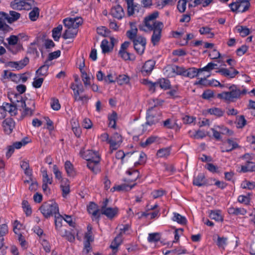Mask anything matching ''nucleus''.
Here are the masks:
<instances>
[{
	"label": "nucleus",
	"instance_id": "603ef678",
	"mask_svg": "<svg viewBox=\"0 0 255 255\" xmlns=\"http://www.w3.org/2000/svg\"><path fill=\"white\" fill-rule=\"evenodd\" d=\"M173 220L174 221H176L180 224H185L187 221L186 218L184 216H182L179 214L176 213H174Z\"/></svg>",
	"mask_w": 255,
	"mask_h": 255
},
{
	"label": "nucleus",
	"instance_id": "6e6d98bb",
	"mask_svg": "<svg viewBox=\"0 0 255 255\" xmlns=\"http://www.w3.org/2000/svg\"><path fill=\"white\" fill-rule=\"evenodd\" d=\"M7 48L13 54H16L22 49V45L20 44H17L14 45L8 46Z\"/></svg>",
	"mask_w": 255,
	"mask_h": 255
},
{
	"label": "nucleus",
	"instance_id": "0e129e2a",
	"mask_svg": "<svg viewBox=\"0 0 255 255\" xmlns=\"http://www.w3.org/2000/svg\"><path fill=\"white\" fill-rule=\"evenodd\" d=\"M156 139V137L155 136H150L145 141L141 142L140 145L143 147H145L154 142Z\"/></svg>",
	"mask_w": 255,
	"mask_h": 255
},
{
	"label": "nucleus",
	"instance_id": "4d7b16f0",
	"mask_svg": "<svg viewBox=\"0 0 255 255\" xmlns=\"http://www.w3.org/2000/svg\"><path fill=\"white\" fill-rule=\"evenodd\" d=\"M159 119L157 117L153 115H148L146 116V122L145 124L149 126H152L157 123Z\"/></svg>",
	"mask_w": 255,
	"mask_h": 255
},
{
	"label": "nucleus",
	"instance_id": "37998d69",
	"mask_svg": "<svg viewBox=\"0 0 255 255\" xmlns=\"http://www.w3.org/2000/svg\"><path fill=\"white\" fill-rule=\"evenodd\" d=\"M87 210L90 214H92L93 216L96 217L98 215L99 210L97 205L94 203H91L87 207Z\"/></svg>",
	"mask_w": 255,
	"mask_h": 255
},
{
	"label": "nucleus",
	"instance_id": "412c9836",
	"mask_svg": "<svg viewBox=\"0 0 255 255\" xmlns=\"http://www.w3.org/2000/svg\"><path fill=\"white\" fill-rule=\"evenodd\" d=\"M0 109H2L3 110V112H2L3 114H5V112H7L11 115V116H14L16 114V107L15 106L11 104L4 103L0 108ZM4 115H5V114Z\"/></svg>",
	"mask_w": 255,
	"mask_h": 255
},
{
	"label": "nucleus",
	"instance_id": "7c9ffc66",
	"mask_svg": "<svg viewBox=\"0 0 255 255\" xmlns=\"http://www.w3.org/2000/svg\"><path fill=\"white\" fill-rule=\"evenodd\" d=\"M193 184L194 185L199 187L205 185L206 181L204 175L202 173H200L197 176L195 177L193 181Z\"/></svg>",
	"mask_w": 255,
	"mask_h": 255
},
{
	"label": "nucleus",
	"instance_id": "cd10ccee",
	"mask_svg": "<svg viewBox=\"0 0 255 255\" xmlns=\"http://www.w3.org/2000/svg\"><path fill=\"white\" fill-rule=\"evenodd\" d=\"M122 242V236L121 234H119L115 237L110 246V248L113 249V254H116L117 252L118 248Z\"/></svg>",
	"mask_w": 255,
	"mask_h": 255
},
{
	"label": "nucleus",
	"instance_id": "c03bdc74",
	"mask_svg": "<svg viewBox=\"0 0 255 255\" xmlns=\"http://www.w3.org/2000/svg\"><path fill=\"white\" fill-rule=\"evenodd\" d=\"M209 217L211 219L216 221H222L223 218L219 211H211Z\"/></svg>",
	"mask_w": 255,
	"mask_h": 255
},
{
	"label": "nucleus",
	"instance_id": "8fccbe9b",
	"mask_svg": "<svg viewBox=\"0 0 255 255\" xmlns=\"http://www.w3.org/2000/svg\"><path fill=\"white\" fill-rule=\"evenodd\" d=\"M209 113L211 115H215L218 117H220L223 116L224 111L222 109L218 108H213L209 109Z\"/></svg>",
	"mask_w": 255,
	"mask_h": 255
},
{
	"label": "nucleus",
	"instance_id": "69168bd1",
	"mask_svg": "<svg viewBox=\"0 0 255 255\" xmlns=\"http://www.w3.org/2000/svg\"><path fill=\"white\" fill-rule=\"evenodd\" d=\"M160 239V235L158 233L149 234L148 237L149 242H157Z\"/></svg>",
	"mask_w": 255,
	"mask_h": 255
},
{
	"label": "nucleus",
	"instance_id": "4468645a",
	"mask_svg": "<svg viewBox=\"0 0 255 255\" xmlns=\"http://www.w3.org/2000/svg\"><path fill=\"white\" fill-rule=\"evenodd\" d=\"M29 63V58L24 57L22 60L19 61H10L7 63V66L12 68L20 70L24 68Z\"/></svg>",
	"mask_w": 255,
	"mask_h": 255
},
{
	"label": "nucleus",
	"instance_id": "052dcab7",
	"mask_svg": "<svg viewBox=\"0 0 255 255\" xmlns=\"http://www.w3.org/2000/svg\"><path fill=\"white\" fill-rule=\"evenodd\" d=\"M187 4H188L186 0H179L177 4L178 10L181 13L184 12L186 10Z\"/></svg>",
	"mask_w": 255,
	"mask_h": 255
},
{
	"label": "nucleus",
	"instance_id": "aec40b11",
	"mask_svg": "<svg viewBox=\"0 0 255 255\" xmlns=\"http://www.w3.org/2000/svg\"><path fill=\"white\" fill-rule=\"evenodd\" d=\"M155 63L152 60H148L145 62L142 67L141 72L143 76L149 75L153 70Z\"/></svg>",
	"mask_w": 255,
	"mask_h": 255
},
{
	"label": "nucleus",
	"instance_id": "2f4dec72",
	"mask_svg": "<svg viewBox=\"0 0 255 255\" xmlns=\"http://www.w3.org/2000/svg\"><path fill=\"white\" fill-rule=\"evenodd\" d=\"M119 55L125 60H134L135 58L133 54L128 52L127 50H119Z\"/></svg>",
	"mask_w": 255,
	"mask_h": 255
},
{
	"label": "nucleus",
	"instance_id": "a18cd8bd",
	"mask_svg": "<svg viewBox=\"0 0 255 255\" xmlns=\"http://www.w3.org/2000/svg\"><path fill=\"white\" fill-rule=\"evenodd\" d=\"M189 133L190 134V137L195 139L203 138L206 136V134L205 132L201 130H198L195 132L190 131Z\"/></svg>",
	"mask_w": 255,
	"mask_h": 255
},
{
	"label": "nucleus",
	"instance_id": "f3484780",
	"mask_svg": "<svg viewBox=\"0 0 255 255\" xmlns=\"http://www.w3.org/2000/svg\"><path fill=\"white\" fill-rule=\"evenodd\" d=\"M130 29L126 32V35L131 40L133 41L136 39L138 36L137 35L138 29L136 26L135 22H130Z\"/></svg>",
	"mask_w": 255,
	"mask_h": 255
},
{
	"label": "nucleus",
	"instance_id": "f03ea898",
	"mask_svg": "<svg viewBox=\"0 0 255 255\" xmlns=\"http://www.w3.org/2000/svg\"><path fill=\"white\" fill-rule=\"evenodd\" d=\"M229 91L224 92L217 95V98L227 102H234L239 99L241 95H245L247 91L245 89L240 90L237 86L232 85L229 88Z\"/></svg>",
	"mask_w": 255,
	"mask_h": 255
},
{
	"label": "nucleus",
	"instance_id": "774afa93",
	"mask_svg": "<svg viewBox=\"0 0 255 255\" xmlns=\"http://www.w3.org/2000/svg\"><path fill=\"white\" fill-rule=\"evenodd\" d=\"M51 107L55 111H58L60 109L61 106L58 99L55 98L51 99Z\"/></svg>",
	"mask_w": 255,
	"mask_h": 255
},
{
	"label": "nucleus",
	"instance_id": "393cba45",
	"mask_svg": "<svg viewBox=\"0 0 255 255\" xmlns=\"http://www.w3.org/2000/svg\"><path fill=\"white\" fill-rule=\"evenodd\" d=\"M127 173L129 176L132 175V177L127 178L125 181L127 182L128 184L135 183L134 182L139 176V172L137 170H133L132 171L128 170Z\"/></svg>",
	"mask_w": 255,
	"mask_h": 255
},
{
	"label": "nucleus",
	"instance_id": "39448f33",
	"mask_svg": "<svg viewBox=\"0 0 255 255\" xmlns=\"http://www.w3.org/2000/svg\"><path fill=\"white\" fill-rule=\"evenodd\" d=\"M242 158L245 161V164L241 165L242 172L245 173L255 171V163L252 161L253 157L251 154L246 153Z\"/></svg>",
	"mask_w": 255,
	"mask_h": 255
},
{
	"label": "nucleus",
	"instance_id": "ddd939ff",
	"mask_svg": "<svg viewBox=\"0 0 255 255\" xmlns=\"http://www.w3.org/2000/svg\"><path fill=\"white\" fill-rule=\"evenodd\" d=\"M0 12L1 14L4 16V18L6 19L8 23H12L17 20L21 15L20 13L13 10H10L9 14L4 12Z\"/></svg>",
	"mask_w": 255,
	"mask_h": 255
},
{
	"label": "nucleus",
	"instance_id": "4c0bfd02",
	"mask_svg": "<svg viewBox=\"0 0 255 255\" xmlns=\"http://www.w3.org/2000/svg\"><path fill=\"white\" fill-rule=\"evenodd\" d=\"M81 78L85 87L91 85L90 77L84 69L80 68Z\"/></svg>",
	"mask_w": 255,
	"mask_h": 255
},
{
	"label": "nucleus",
	"instance_id": "bf43d9fd",
	"mask_svg": "<svg viewBox=\"0 0 255 255\" xmlns=\"http://www.w3.org/2000/svg\"><path fill=\"white\" fill-rule=\"evenodd\" d=\"M80 85H82L81 83H74L71 84L70 88L73 91V98H75L79 95V89H80Z\"/></svg>",
	"mask_w": 255,
	"mask_h": 255
},
{
	"label": "nucleus",
	"instance_id": "423d86ee",
	"mask_svg": "<svg viewBox=\"0 0 255 255\" xmlns=\"http://www.w3.org/2000/svg\"><path fill=\"white\" fill-rule=\"evenodd\" d=\"M132 42L134 48L136 52L139 55L142 54L146 44V38L141 36H138L136 39L132 41Z\"/></svg>",
	"mask_w": 255,
	"mask_h": 255
},
{
	"label": "nucleus",
	"instance_id": "9d476101",
	"mask_svg": "<svg viewBox=\"0 0 255 255\" xmlns=\"http://www.w3.org/2000/svg\"><path fill=\"white\" fill-rule=\"evenodd\" d=\"M181 70L182 67L175 65H168L163 69L164 74L169 77H174L176 75H180Z\"/></svg>",
	"mask_w": 255,
	"mask_h": 255
},
{
	"label": "nucleus",
	"instance_id": "c756f323",
	"mask_svg": "<svg viewBox=\"0 0 255 255\" xmlns=\"http://www.w3.org/2000/svg\"><path fill=\"white\" fill-rule=\"evenodd\" d=\"M6 19L4 18V16L1 14L0 12V30L3 31L4 33L8 32L12 30V28L5 23Z\"/></svg>",
	"mask_w": 255,
	"mask_h": 255
},
{
	"label": "nucleus",
	"instance_id": "09e8293b",
	"mask_svg": "<svg viewBox=\"0 0 255 255\" xmlns=\"http://www.w3.org/2000/svg\"><path fill=\"white\" fill-rule=\"evenodd\" d=\"M48 68L43 65L41 66L36 71L35 74L37 77H45L48 74Z\"/></svg>",
	"mask_w": 255,
	"mask_h": 255
},
{
	"label": "nucleus",
	"instance_id": "7ed1b4c3",
	"mask_svg": "<svg viewBox=\"0 0 255 255\" xmlns=\"http://www.w3.org/2000/svg\"><path fill=\"white\" fill-rule=\"evenodd\" d=\"M39 210L45 218H48L58 212V207L55 202L49 201L44 203Z\"/></svg>",
	"mask_w": 255,
	"mask_h": 255
},
{
	"label": "nucleus",
	"instance_id": "864d4df0",
	"mask_svg": "<svg viewBox=\"0 0 255 255\" xmlns=\"http://www.w3.org/2000/svg\"><path fill=\"white\" fill-rule=\"evenodd\" d=\"M39 14V9L38 7H34L29 13V17L32 21H35Z\"/></svg>",
	"mask_w": 255,
	"mask_h": 255
},
{
	"label": "nucleus",
	"instance_id": "6e6552de",
	"mask_svg": "<svg viewBox=\"0 0 255 255\" xmlns=\"http://www.w3.org/2000/svg\"><path fill=\"white\" fill-rule=\"evenodd\" d=\"M81 157L86 159L87 161L95 160L96 162L100 161L101 158L97 152L94 151L92 150H87L86 151L81 150L80 152Z\"/></svg>",
	"mask_w": 255,
	"mask_h": 255
},
{
	"label": "nucleus",
	"instance_id": "f257e3e1",
	"mask_svg": "<svg viewBox=\"0 0 255 255\" xmlns=\"http://www.w3.org/2000/svg\"><path fill=\"white\" fill-rule=\"evenodd\" d=\"M158 16L157 12H153L146 16L142 24L138 28L140 30L144 32L153 31L151 41L154 46L156 45L159 42L161 37V32L163 28V23L156 20Z\"/></svg>",
	"mask_w": 255,
	"mask_h": 255
},
{
	"label": "nucleus",
	"instance_id": "13d9d810",
	"mask_svg": "<svg viewBox=\"0 0 255 255\" xmlns=\"http://www.w3.org/2000/svg\"><path fill=\"white\" fill-rule=\"evenodd\" d=\"M176 0H155V3L157 6L160 8H162L166 5L171 4Z\"/></svg>",
	"mask_w": 255,
	"mask_h": 255
},
{
	"label": "nucleus",
	"instance_id": "0eeeda50",
	"mask_svg": "<svg viewBox=\"0 0 255 255\" xmlns=\"http://www.w3.org/2000/svg\"><path fill=\"white\" fill-rule=\"evenodd\" d=\"M123 141L121 135L118 132L114 133L110 137L109 141L110 151L112 153L114 150H117L120 146Z\"/></svg>",
	"mask_w": 255,
	"mask_h": 255
},
{
	"label": "nucleus",
	"instance_id": "79ce46f5",
	"mask_svg": "<svg viewBox=\"0 0 255 255\" xmlns=\"http://www.w3.org/2000/svg\"><path fill=\"white\" fill-rule=\"evenodd\" d=\"M236 28L237 31L242 37H245L248 35L250 33V29L244 26H237Z\"/></svg>",
	"mask_w": 255,
	"mask_h": 255
},
{
	"label": "nucleus",
	"instance_id": "a878e982",
	"mask_svg": "<svg viewBox=\"0 0 255 255\" xmlns=\"http://www.w3.org/2000/svg\"><path fill=\"white\" fill-rule=\"evenodd\" d=\"M228 212L230 215H233L235 216L238 215H244L247 211L243 208H237L234 207H231L228 208Z\"/></svg>",
	"mask_w": 255,
	"mask_h": 255
},
{
	"label": "nucleus",
	"instance_id": "338daca9",
	"mask_svg": "<svg viewBox=\"0 0 255 255\" xmlns=\"http://www.w3.org/2000/svg\"><path fill=\"white\" fill-rule=\"evenodd\" d=\"M44 81L43 78L36 77L34 79L33 82H32V86L35 88H39Z\"/></svg>",
	"mask_w": 255,
	"mask_h": 255
},
{
	"label": "nucleus",
	"instance_id": "de8ad7c7",
	"mask_svg": "<svg viewBox=\"0 0 255 255\" xmlns=\"http://www.w3.org/2000/svg\"><path fill=\"white\" fill-rule=\"evenodd\" d=\"M199 32L201 34H207L208 38H213L214 34L211 32V28L207 26L202 27L200 28Z\"/></svg>",
	"mask_w": 255,
	"mask_h": 255
},
{
	"label": "nucleus",
	"instance_id": "20e7f679",
	"mask_svg": "<svg viewBox=\"0 0 255 255\" xmlns=\"http://www.w3.org/2000/svg\"><path fill=\"white\" fill-rule=\"evenodd\" d=\"M250 6V0H236L229 4L231 10L236 12H245Z\"/></svg>",
	"mask_w": 255,
	"mask_h": 255
},
{
	"label": "nucleus",
	"instance_id": "c9c22d12",
	"mask_svg": "<svg viewBox=\"0 0 255 255\" xmlns=\"http://www.w3.org/2000/svg\"><path fill=\"white\" fill-rule=\"evenodd\" d=\"M59 233L61 236L65 237L66 239L70 242H73L75 240L74 236L65 229H61L59 231Z\"/></svg>",
	"mask_w": 255,
	"mask_h": 255
},
{
	"label": "nucleus",
	"instance_id": "72a5a7b5",
	"mask_svg": "<svg viewBox=\"0 0 255 255\" xmlns=\"http://www.w3.org/2000/svg\"><path fill=\"white\" fill-rule=\"evenodd\" d=\"M65 169L69 176H74L76 174L74 166L70 161H66L65 163Z\"/></svg>",
	"mask_w": 255,
	"mask_h": 255
},
{
	"label": "nucleus",
	"instance_id": "c85d7f7f",
	"mask_svg": "<svg viewBox=\"0 0 255 255\" xmlns=\"http://www.w3.org/2000/svg\"><path fill=\"white\" fill-rule=\"evenodd\" d=\"M224 145L227 146V148L223 149L222 152H230L238 147V143L230 139H228L225 142Z\"/></svg>",
	"mask_w": 255,
	"mask_h": 255
},
{
	"label": "nucleus",
	"instance_id": "9b49d317",
	"mask_svg": "<svg viewBox=\"0 0 255 255\" xmlns=\"http://www.w3.org/2000/svg\"><path fill=\"white\" fill-rule=\"evenodd\" d=\"M82 23L83 19L80 17L66 18L63 20L64 26L67 27V28L78 27Z\"/></svg>",
	"mask_w": 255,
	"mask_h": 255
},
{
	"label": "nucleus",
	"instance_id": "58836bf2",
	"mask_svg": "<svg viewBox=\"0 0 255 255\" xmlns=\"http://www.w3.org/2000/svg\"><path fill=\"white\" fill-rule=\"evenodd\" d=\"M117 82L118 84L122 85L127 84L129 82L130 78L125 74L120 75L116 78Z\"/></svg>",
	"mask_w": 255,
	"mask_h": 255
},
{
	"label": "nucleus",
	"instance_id": "a211bd4d",
	"mask_svg": "<svg viewBox=\"0 0 255 255\" xmlns=\"http://www.w3.org/2000/svg\"><path fill=\"white\" fill-rule=\"evenodd\" d=\"M111 14L115 18L122 19L125 15V12L123 7L119 4L114 6L111 8Z\"/></svg>",
	"mask_w": 255,
	"mask_h": 255
},
{
	"label": "nucleus",
	"instance_id": "680f3d73",
	"mask_svg": "<svg viewBox=\"0 0 255 255\" xmlns=\"http://www.w3.org/2000/svg\"><path fill=\"white\" fill-rule=\"evenodd\" d=\"M60 188L62 191V195L64 197H65L70 192V186L68 183L66 182L62 183L60 185Z\"/></svg>",
	"mask_w": 255,
	"mask_h": 255
},
{
	"label": "nucleus",
	"instance_id": "e2e57ef3",
	"mask_svg": "<svg viewBox=\"0 0 255 255\" xmlns=\"http://www.w3.org/2000/svg\"><path fill=\"white\" fill-rule=\"evenodd\" d=\"M228 239L225 237H218L217 245L220 248H224L227 245Z\"/></svg>",
	"mask_w": 255,
	"mask_h": 255
},
{
	"label": "nucleus",
	"instance_id": "5fc2aeb1",
	"mask_svg": "<svg viewBox=\"0 0 255 255\" xmlns=\"http://www.w3.org/2000/svg\"><path fill=\"white\" fill-rule=\"evenodd\" d=\"M237 127L238 128H244L247 124V121L245 117L243 115L240 116L237 119Z\"/></svg>",
	"mask_w": 255,
	"mask_h": 255
},
{
	"label": "nucleus",
	"instance_id": "49530a36",
	"mask_svg": "<svg viewBox=\"0 0 255 255\" xmlns=\"http://www.w3.org/2000/svg\"><path fill=\"white\" fill-rule=\"evenodd\" d=\"M157 83H158V86L164 90L169 89L170 86L169 81L164 78L159 80Z\"/></svg>",
	"mask_w": 255,
	"mask_h": 255
},
{
	"label": "nucleus",
	"instance_id": "ea45409f",
	"mask_svg": "<svg viewBox=\"0 0 255 255\" xmlns=\"http://www.w3.org/2000/svg\"><path fill=\"white\" fill-rule=\"evenodd\" d=\"M62 30V25H59L52 30V37L55 41H58Z\"/></svg>",
	"mask_w": 255,
	"mask_h": 255
},
{
	"label": "nucleus",
	"instance_id": "b1692460",
	"mask_svg": "<svg viewBox=\"0 0 255 255\" xmlns=\"http://www.w3.org/2000/svg\"><path fill=\"white\" fill-rule=\"evenodd\" d=\"M118 208L117 207H109L101 212L103 215H105L108 218L113 219L118 214Z\"/></svg>",
	"mask_w": 255,
	"mask_h": 255
},
{
	"label": "nucleus",
	"instance_id": "2eb2a0df",
	"mask_svg": "<svg viewBox=\"0 0 255 255\" xmlns=\"http://www.w3.org/2000/svg\"><path fill=\"white\" fill-rule=\"evenodd\" d=\"M110 43L106 39L102 41L101 47L103 53H106L110 52L113 49L115 43L117 42V40L114 37H110Z\"/></svg>",
	"mask_w": 255,
	"mask_h": 255
},
{
	"label": "nucleus",
	"instance_id": "f704fd0d",
	"mask_svg": "<svg viewBox=\"0 0 255 255\" xmlns=\"http://www.w3.org/2000/svg\"><path fill=\"white\" fill-rule=\"evenodd\" d=\"M135 185L136 183H133L132 184H128V183H124L115 186L114 189L115 190L117 191H128L133 188Z\"/></svg>",
	"mask_w": 255,
	"mask_h": 255
},
{
	"label": "nucleus",
	"instance_id": "a19ab883",
	"mask_svg": "<svg viewBox=\"0 0 255 255\" xmlns=\"http://www.w3.org/2000/svg\"><path fill=\"white\" fill-rule=\"evenodd\" d=\"M170 150L169 148H163L159 149L156 153V155L158 157L164 158L167 157L169 155Z\"/></svg>",
	"mask_w": 255,
	"mask_h": 255
},
{
	"label": "nucleus",
	"instance_id": "f8f14e48",
	"mask_svg": "<svg viewBox=\"0 0 255 255\" xmlns=\"http://www.w3.org/2000/svg\"><path fill=\"white\" fill-rule=\"evenodd\" d=\"M42 190L43 192L46 194L48 193L50 191V189L48 187V185H51L53 182V178L52 176H49L47 174L46 170L42 171Z\"/></svg>",
	"mask_w": 255,
	"mask_h": 255
},
{
	"label": "nucleus",
	"instance_id": "473e14b6",
	"mask_svg": "<svg viewBox=\"0 0 255 255\" xmlns=\"http://www.w3.org/2000/svg\"><path fill=\"white\" fill-rule=\"evenodd\" d=\"M99 162H96L95 160L88 161L87 167L94 173H97L100 171Z\"/></svg>",
	"mask_w": 255,
	"mask_h": 255
},
{
	"label": "nucleus",
	"instance_id": "bb28decb",
	"mask_svg": "<svg viewBox=\"0 0 255 255\" xmlns=\"http://www.w3.org/2000/svg\"><path fill=\"white\" fill-rule=\"evenodd\" d=\"M20 99L21 100L20 101L17 100V102L18 103L17 106L21 108L20 109V110L21 109L23 110L25 115L29 116L32 115L34 110L32 109L31 108L27 107L25 102L24 100H22L21 98Z\"/></svg>",
	"mask_w": 255,
	"mask_h": 255
},
{
	"label": "nucleus",
	"instance_id": "3c124183",
	"mask_svg": "<svg viewBox=\"0 0 255 255\" xmlns=\"http://www.w3.org/2000/svg\"><path fill=\"white\" fill-rule=\"evenodd\" d=\"M22 207L26 216H29L31 214V208L28 201L23 200L22 202Z\"/></svg>",
	"mask_w": 255,
	"mask_h": 255
},
{
	"label": "nucleus",
	"instance_id": "4be33fe9",
	"mask_svg": "<svg viewBox=\"0 0 255 255\" xmlns=\"http://www.w3.org/2000/svg\"><path fill=\"white\" fill-rule=\"evenodd\" d=\"M231 69L233 70L232 71L227 68H221L218 71V72L221 73L222 75H224L227 78H233L239 74V71L234 69L232 67H231Z\"/></svg>",
	"mask_w": 255,
	"mask_h": 255
},
{
	"label": "nucleus",
	"instance_id": "6ab92c4d",
	"mask_svg": "<svg viewBox=\"0 0 255 255\" xmlns=\"http://www.w3.org/2000/svg\"><path fill=\"white\" fill-rule=\"evenodd\" d=\"M2 125L5 132L10 134L14 128L15 122L11 118H7L3 121Z\"/></svg>",
	"mask_w": 255,
	"mask_h": 255
},
{
	"label": "nucleus",
	"instance_id": "1a4fd4ad",
	"mask_svg": "<svg viewBox=\"0 0 255 255\" xmlns=\"http://www.w3.org/2000/svg\"><path fill=\"white\" fill-rule=\"evenodd\" d=\"M26 0H13L10 2V6L13 9L29 10L31 8V5L26 1Z\"/></svg>",
	"mask_w": 255,
	"mask_h": 255
},
{
	"label": "nucleus",
	"instance_id": "5701e85b",
	"mask_svg": "<svg viewBox=\"0 0 255 255\" xmlns=\"http://www.w3.org/2000/svg\"><path fill=\"white\" fill-rule=\"evenodd\" d=\"M78 27L69 28L65 30L62 35V37L65 39L74 38L78 33Z\"/></svg>",
	"mask_w": 255,
	"mask_h": 255
},
{
	"label": "nucleus",
	"instance_id": "dca6fc26",
	"mask_svg": "<svg viewBox=\"0 0 255 255\" xmlns=\"http://www.w3.org/2000/svg\"><path fill=\"white\" fill-rule=\"evenodd\" d=\"M201 72V71H199V69H196L194 67L186 69L184 67H182L181 73L180 74V75L189 77L190 78H193L197 76L198 73Z\"/></svg>",
	"mask_w": 255,
	"mask_h": 255
},
{
	"label": "nucleus",
	"instance_id": "e433bc0d",
	"mask_svg": "<svg viewBox=\"0 0 255 255\" xmlns=\"http://www.w3.org/2000/svg\"><path fill=\"white\" fill-rule=\"evenodd\" d=\"M128 14L132 15L136 10L137 5L134 4L133 0H127Z\"/></svg>",
	"mask_w": 255,
	"mask_h": 255
}]
</instances>
